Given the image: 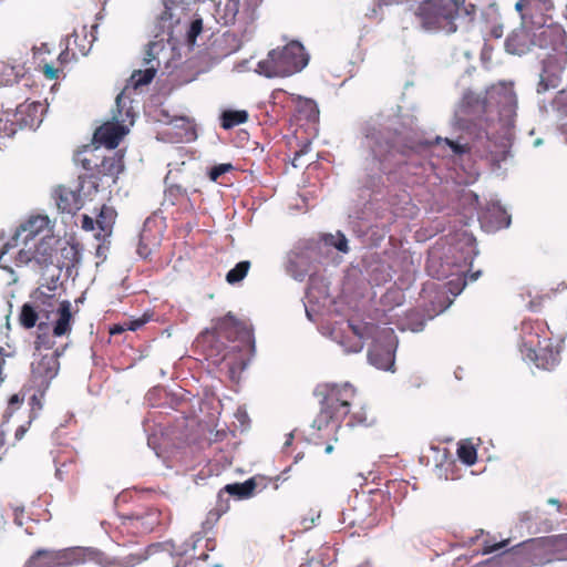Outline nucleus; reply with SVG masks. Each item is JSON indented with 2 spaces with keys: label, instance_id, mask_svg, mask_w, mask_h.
<instances>
[{
  "label": "nucleus",
  "instance_id": "2eb2a0df",
  "mask_svg": "<svg viewBox=\"0 0 567 567\" xmlns=\"http://www.w3.org/2000/svg\"><path fill=\"white\" fill-rule=\"evenodd\" d=\"M225 338L229 341L239 340L243 342H254L250 328L239 321L234 315L228 312L223 318L216 320L212 330L203 332L202 338Z\"/></svg>",
  "mask_w": 567,
  "mask_h": 567
},
{
  "label": "nucleus",
  "instance_id": "603ef678",
  "mask_svg": "<svg viewBox=\"0 0 567 567\" xmlns=\"http://www.w3.org/2000/svg\"><path fill=\"white\" fill-rule=\"evenodd\" d=\"M503 33H504V25L502 23H495L489 29V34L495 39L502 38Z\"/></svg>",
  "mask_w": 567,
  "mask_h": 567
},
{
  "label": "nucleus",
  "instance_id": "473e14b6",
  "mask_svg": "<svg viewBox=\"0 0 567 567\" xmlns=\"http://www.w3.org/2000/svg\"><path fill=\"white\" fill-rule=\"evenodd\" d=\"M203 538L200 533H194L190 538L183 543L179 546H176L173 542H165L162 544L165 551H168L171 555L183 556L187 554L189 550H194L196 548L197 543Z\"/></svg>",
  "mask_w": 567,
  "mask_h": 567
},
{
  "label": "nucleus",
  "instance_id": "20e7f679",
  "mask_svg": "<svg viewBox=\"0 0 567 567\" xmlns=\"http://www.w3.org/2000/svg\"><path fill=\"white\" fill-rule=\"evenodd\" d=\"M464 2L465 0H424L415 12L416 21L426 32L454 33Z\"/></svg>",
  "mask_w": 567,
  "mask_h": 567
},
{
  "label": "nucleus",
  "instance_id": "c9c22d12",
  "mask_svg": "<svg viewBox=\"0 0 567 567\" xmlns=\"http://www.w3.org/2000/svg\"><path fill=\"white\" fill-rule=\"evenodd\" d=\"M24 75V69L21 65H3L0 71V86H9L18 83Z\"/></svg>",
  "mask_w": 567,
  "mask_h": 567
},
{
  "label": "nucleus",
  "instance_id": "0e129e2a",
  "mask_svg": "<svg viewBox=\"0 0 567 567\" xmlns=\"http://www.w3.org/2000/svg\"><path fill=\"white\" fill-rule=\"evenodd\" d=\"M404 0H378L379 7L398 4L403 2Z\"/></svg>",
  "mask_w": 567,
  "mask_h": 567
},
{
  "label": "nucleus",
  "instance_id": "5701e85b",
  "mask_svg": "<svg viewBox=\"0 0 567 567\" xmlns=\"http://www.w3.org/2000/svg\"><path fill=\"white\" fill-rule=\"evenodd\" d=\"M52 238L48 235L41 236L38 240L30 244L27 248H21L17 260L19 264H29L35 261L38 265L47 264L52 255Z\"/></svg>",
  "mask_w": 567,
  "mask_h": 567
},
{
  "label": "nucleus",
  "instance_id": "052dcab7",
  "mask_svg": "<svg viewBox=\"0 0 567 567\" xmlns=\"http://www.w3.org/2000/svg\"><path fill=\"white\" fill-rule=\"evenodd\" d=\"M12 357V352L6 350L3 347H0V363H4V358Z\"/></svg>",
  "mask_w": 567,
  "mask_h": 567
},
{
  "label": "nucleus",
  "instance_id": "9d476101",
  "mask_svg": "<svg viewBox=\"0 0 567 567\" xmlns=\"http://www.w3.org/2000/svg\"><path fill=\"white\" fill-rule=\"evenodd\" d=\"M317 260V245L311 240H299L287 252L285 269L295 280L303 281Z\"/></svg>",
  "mask_w": 567,
  "mask_h": 567
},
{
  "label": "nucleus",
  "instance_id": "c85d7f7f",
  "mask_svg": "<svg viewBox=\"0 0 567 567\" xmlns=\"http://www.w3.org/2000/svg\"><path fill=\"white\" fill-rule=\"evenodd\" d=\"M478 217L482 223L491 221L493 229L507 228L511 225V216L498 203H493L488 210Z\"/></svg>",
  "mask_w": 567,
  "mask_h": 567
},
{
  "label": "nucleus",
  "instance_id": "e433bc0d",
  "mask_svg": "<svg viewBox=\"0 0 567 567\" xmlns=\"http://www.w3.org/2000/svg\"><path fill=\"white\" fill-rule=\"evenodd\" d=\"M84 156H82V153H79L76 156V161L81 163L82 167L90 173L91 177L97 178L99 173V159L101 158L100 155L94 154L93 150H85L83 152Z\"/></svg>",
  "mask_w": 567,
  "mask_h": 567
},
{
  "label": "nucleus",
  "instance_id": "dca6fc26",
  "mask_svg": "<svg viewBox=\"0 0 567 567\" xmlns=\"http://www.w3.org/2000/svg\"><path fill=\"white\" fill-rule=\"evenodd\" d=\"M262 0H227L224 6L221 19L225 24L243 23L245 28L252 29L251 25L257 18V8Z\"/></svg>",
  "mask_w": 567,
  "mask_h": 567
},
{
  "label": "nucleus",
  "instance_id": "774afa93",
  "mask_svg": "<svg viewBox=\"0 0 567 567\" xmlns=\"http://www.w3.org/2000/svg\"><path fill=\"white\" fill-rule=\"evenodd\" d=\"M560 99L565 101L566 107H567V91L566 92L565 91L560 92Z\"/></svg>",
  "mask_w": 567,
  "mask_h": 567
},
{
  "label": "nucleus",
  "instance_id": "6ab92c4d",
  "mask_svg": "<svg viewBox=\"0 0 567 567\" xmlns=\"http://www.w3.org/2000/svg\"><path fill=\"white\" fill-rule=\"evenodd\" d=\"M159 135L163 141L171 143H189L197 137L194 122L185 116L171 118Z\"/></svg>",
  "mask_w": 567,
  "mask_h": 567
},
{
  "label": "nucleus",
  "instance_id": "7ed1b4c3",
  "mask_svg": "<svg viewBox=\"0 0 567 567\" xmlns=\"http://www.w3.org/2000/svg\"><path fill=\"white\" fill-rule=\"evenodd\" d=\"M321 332L338 343L344 353H358L364 340L372 339L368 351L369 362L380 370L389 371L395 362L396 336L390 327L379 328L369 322L352 320L321 327Z\"/></svg>",
  "mask_w": 567,
  "mask_h": 567
},
{
  "label": "nucleus",
  "instance_id": "a211bd4d",
  "mask_svg": "<svg viewBox=\"0 0 567 567\" xmlns=\"http://www.w3.org/2000/svg\"><path fill=\"white\" fill-rule=\"evenodd\" d=\"M330 302L328 286L320 279L310 276L309 286L306 292L305 310L310 321H316V317Z\"/></svg>",
  "mask_w": 567,
  "mask_h": 567
},
{
  "label": "nucleus",
  "instance_id": "680f3d73",
  "mask_svg": "<svg viewBox=\"0 0 567 567\" xmlns=\"http://www.w3.org/2000/svg\"><path fill=\"white\" fill-rule=\"evenodd\" d=\"M39 392L37 391V393H34L32 396H31V404L33 408H38V409H41V402H40V399H39Z\"/></svg>",
  "mask_w": 567,
  "mask_h": 567
},
{
  "label": "nucleus",
  "instance_id": "8fccbe9b",
  "mask_svg": "<svg viewBox=\"0 0 567 567\" xmlns=\"http://www.w3.org/2000/svg\"><path fill=\"white\" fill-rule=\"evenodd\" d=\"M22 402L23 398H21L19 394H13L9 399L8 409L4 413V417L8 420L12 415L14 409L19 408Z\"/></svg>",
  "mask_w": 567,
  "mask_h": 567
},
{
  "label": "nucleus",
  "instance_id": "13d9d810",
  "mask_svg": "<svg viewBox=\"0 0 567 567\" xmlns=\"http://www.w3.org/2000/svg\"><path fill=\"white\" fill-rule=\"evenodd\" d=\"M145 322L146 320L144 319L133 320L128 323L127 329L131 331H135L140 329Z\"/></svg>",
  "mask_w": 567,
  "mask_h": 567
},
{
  "label": "nucleus",
  "instance_id": "338daca9",
  "mask_svg": "<svg viewBox=\"0 0 567 567\" xmlns=\"http://www.w3.org/2000/svg\"><path fill=\"white\" fill-rule=\"evenodd\" d=\"M56 282H58V278L56 279H52V282L47 287V290L50 291V292H54L55 289H56Z\"/></svg>",
  "mask_w": 567,
  "mask_h": 567
},
{
  "label": "nucleus",
  "instance_id": "bb28decb",
  "mask_svg": "<svg viewBox=\"0 0 567 567\" xmlns=\"http://www.w3.org/2000/svg\"><path fill=\"white\" fill-rule=\"evenodd\" d=\"M251 32L252 29L244 28L241 38H239L235 32L227 31L214 44L219 48L218 53L221 56H227L237 52L243 45V39H248Z\"/></svg>",
  "mask_w": 567,
  "mask_h": 567
},
{
  "label": "nucleus",
  "instance_id": "79ce46f5",
  "mask_svg": "<svg viewBox=\"0 0 567 567\" xmlns=\"http://www.w3.org/2000/svg\"><path fill=\"white\" fill-rule=\"evenodd\" d=\"M250 262L247 260L238 262L233 269L226 275V281L230 285L240 282L248 274Z\"/></svg>",
  "mask_w": 567,
  "mask_h": 567
},
{
  "label": "nucleus",
  "instance_id": "f704fd0d",
  "mask_svg": "<svg viewBox=\"0 0 567 567\" xmlns=\"http://www.w3.org/2000/svg\"><path fill=\"white\" fill-rule=\"evenodd\" d=\"M256 488V482L254 478H249L244 483L227 484L224 491L231 496H236L239 499L248 498L254 494Z\"/></svg>",
  "mask_w": 567,
  "mask_h": 567
},
{
  "label": "nucleus",
  "instance_id": "5fc2aeb1",
  "mask_svg": "<svg viewBox=\"0 0 567 567\" xmlns=\"http://www.w3.org/2000/svg\"><path fill=\"white\" fill-rule=\"evenodd\" d=\"M506 545H507V540H504V542H501L497 544H493V545H485L484 553L485 554L494 553L496 550L504 548Z\"/></svg>",
  "mask_w": 567,
  "mask_h": 567
},
{
  "label": "nucleus",
  "instance_id": "72a5a7b5",
  "mask_svg": "<svg viewBox=\"0 0 567 567\" xmlns=\"http://www.w3.org/2000/svg\"><path fill=\"white\" fill-rule=\"evenodd\" d=\"M480 276L481 270L472 272L470 276H464V274L462 272L461 275H457L455 279H451L445 285H443L442 288L446 289L453 297H456L463 291L467 284V280L473 282L477 280Z\"/></svg>",
  "mask_w": 567,
  "mask_h": 567
},
{
  "label": "nucleus",
  "instance_id": "0eeeda50",
  "mask_svg": "<svg viewBox=\"0 0 567 567\" xmlns=\"http://www.w3.org/2000/svg\"><path fill=\"white\" fill-rule=\"evenodd\" d=\"M309 62L303 45L291 41L281 49H274L257 64L256 71L267 78H285L300 72Z\"/></svg>",
  "mask_w": 567,
  "mask_h": 567
},
{
  "label": "nucleus",
  "instance_id": "e2e57ef3",
  "mask_svg": "<svg viewBox=\"0 0 567 567\" xmlns=\"http://www.w3.org/2000/svg\"><path fill=\"white\" fill-rule=\"evenodd\" d=\"M292 441H293V432H290L286 435V441L284 443L282 450L286 451L292 444Z\"/></svg>",
  "mask_w": 567,
  "mask_h": 567
},
{
  "label": "nucleus",
  "instance_id": "58836bf2",
  "mask_svg": "<svg viewBox=\"0 0 567 567\" xmlns=\"http://www.w3.org/2000/svg\"><path fill=\"white\" fill-rule=\"evenodd\" d=\"M220 120H221V127L225 130H230L239 124L247 122L248 113H247V111H244V110H239V111L228 110V111L223 112Z\"/></svg>",
  "mask_w": 567,
  "mask_h": 567
},
{
  "label": "nucleus",
  "instance_id": "3c124183",
  "mask_svg": "<svg viewBox=\"0 0 567 567\" xmlns=\"http://www.w3.org/2000/svg\"><path fill=\"white\" fill-rule=\"evenodd\" d=\"M381 184V176L379 174L368 175L363 182V187L367 189H374L378 188Z\"/></svg>",
  "mask_w": 567,
  "mask_h": 567
},
{
  "label": "nucleus",
  "instance_id": "cd10ccee",
  "mask_svg": "<svg viewBox=\"0 0 567 567\" xmlns=\"http://www.w3.org/2000/svg\"><path fill=\"white\" fill-rule=\"evenodd\" d=\"M451 303L452 301L450 300L446 305L436 310L434 315H429L427 317H425L421 310H411L401 321L400 329L410 330L412 332H420L424 329L427 319H432L435 315L443 312L446 308L450 307Z\"/></svg>",
  "mask_w": 567,
  "mask_h": 567
},
{
  "label": "nucleus",
  "instance_id": "39448f33",
  "mask_svg": "<svg viewBox=\"0 0 567 567\" xmlns=\"http://www.w3.org/2000/svg\"><path fill=\"white\" fill-rule=\"evenodd\" d=\"M543 333L540 323L524 321L519 350L524 360L533 362L539 369L551 370L559 363V351L553 348L550 339L543 337Z\"/></svg>",
  "mask_w": 567,
  "mask_h": 567
},
{
  "label": "nucleus",
  "instance_id": "a878e982",
  "mask_svg": "<svg viewBox=\"0 0 567 567\" xmlns=\"http://www.w3.org/2000/svg\"><path fill=\"white\" fill-rule=\"evenodd\" d=\"M159 512L155 508L146 509L143 513H135L126 517L123 524L134 529V533L147 534L159 524Z\"/></svg>",
  "mask_w": 567,
  "mask_h": 567
},
{
  "label": "nucleus",
  "instance_id": "f8f14e48",
  "mask_svg": "<svg viewBox=\"0 0 567 567\" xmlns=\"http://www.w3.org/2000/svg\"><path fill=\"white\" fill-rule=\"evenodd\" d=\"M566 65L567 47L566 44H560L559 48H555L554 52L548 54V56L543 61L536 92L538 94H543L549 90L558 89L561 83Z\"/></svg>",
  "mask_w": 567,
  "mask_h": 567
},
{
  "label": "nucleus",
  "instance_id": "aec40b11",
  "mask_svg": "<svg viewBox=\"0 0 567 567\" xmlns=\"http://www.w3.org/2000/svg\"><path fill=\"white\" fill-rule=\"evenodd\" d=\"M164 49L162 42H150L143 58L144 70L135 71L131 76V83L134 89L151 83L157 72L159 62L156 55Z\"/></svg>",
  "mask_w": 567,
  "mask_h": 567
},
{
  "label": "nucleus",
  "instance_id": "bf43d9fd",
  "mask_svg": "<svg viewBox=\"0 0 567 567\" xmlns=\"http://www.w3.org/2000/svg\"><path fill=\"white\" fill-rule=\"evenodd\" d=\"M548 543H549V539H547V538H538V539L529 540L526 545L529 547H534L536 545L546 546Z\"/></svg>",
  "mask_w": 567,
  "mask_h": 567
},
{
  "label": "nucleus",
  "instance_id": "1a4fd4ad",
  "mask_svg": "<svg viewBox=\"0 0 567 567\" xmlns=\"http://www.w3.org/2000/svg\"><path fill=\"white\" fill-rule=\"evenodd\" d=\"M455 251H460V257H454L453 261H450L449 258L437 267L440 260H442V255L440 254L437 248H433L427 258L426 269L430 276L436 277L437 279L449 277L450 275H454L450 270V265H454L458 268L471 267L475 256L477 255L476 243L475 239L467 235L463 234L462 238L458 240L457 245L453 248Z\"/></svg>",
  "mask_w": 567,
  "mask_h": 567
},
{
  "label": "nucleus",
  "instance_id": "f03ea898",
  "mask_svg": "<svg viewBox=\"0 0 567 567\" xmlns=\"http://www.w3.org/2000/svg\"><path fill=\"white\" fill-rule=\"evenodd\" d=\"M361 146L367 153L364 163L378 165V169L391 173L413 156L426 151L432 144L419 137L412 125L402 123L396 115H380L362 128Z\"/></svg>",
  "mask_w": 567,
  "mask_h": 567
},
{
  "label": "nucleus",
  "instance_id": "a18cd8bd",
  "mask_svg": "<svg viewBox=\"0 0 567 567\" xmlns=\"http://www.w3.org/2000/svg\"><path fill=\"white\" fill-rule=\"evenodd\" d=\"M202 31H203L202 18H195L194 20H192V22L189 23V27L187 29V32H186V42L190 49L194 48V45L196 43V39L200 34Z\"/></svg>",
  "mask_w": 567,
  "mask_h": 567
},
{
  "label": "nucleus",
  "instance_id": "c03bdc74",
  "mask_svg": "<svg viewBox=\"0 0 567 567\" xmlns=\"http://www.w3.org/2000/svg\"><path fill=\"white\" fill-rule=\"evenodd\" d=\"M38 320V313L32 306L29 303L23 305L20 313V322L27 328H33Z\"/></svg>",
  "mask_w": 567,
  "mask_h": 567
},
{
  "label": "nucleus",
  "instance_id": "2f4dec72",
  "mask_svg": "<svg viewBox=\"0 0 567 567\" xmlns=\"http://www.w3.org/2000/svg\"><path fill=\"white\" fill-rule=\"evenodd\" d=\"M56 205L62 212L71 214L81 208L80 196L73 190L60 188Z\"/></svg>",
  "mask_w": 567,
  "mask_h": 567
},
{
  "label": "nucleus",
  "instance_id": "49530a36",
  "mask_svg": "<svg viewBox=\"0 0 567 567\" xmlns=\"http://www.w3.org/2000/svg\"><path fill=\"white\" fill-rule=\"evenodd\" d=\"M32 298L38 303L52 307L54 301V292L48 291L45 286H40L32 293Z\"/></svg>",
  "mask_w": 567,
  "mask_h": 567
},
{
  "label": "nucleus",
  "instance_id": "864d4df0",
  "mask_svg": "<svg viewBox=\"0 0 567 567\" xmlns=\"http://www.w3.org/2000/svg\"><path fill=\"white\" fill-rule=\"evenodd\" d=\"M96 220H94L92 217H89L86 215L83 216L82 219V228L85 230H93L95 229Z\"/></svg>",
  "mask_w": 567,
  "mask_h": 567
},
{
  "label": "nucleus",
  "instance_id": "f3484780",
  "mask_svg": "<svg viewBox=\"0 0 567 567\" xmlns=\"http://www.w3.org/2000/svg\"><path fill=\"white\" fill-rule=\"evenodd\" d=\"M515 9L525 25L536 24L537 21H553L554 4L551 0H518Z\"/></svg>",
  "mask_w": 567,
  "mask_h": 567
},
{
  "label": "nucleus",
  "instance_id": "9b49d317",
  "mask_svg": "<svg viewBox=\"0 0 567 567\" xmlns=\"http://www.w3.org/2000/svg\"><path fill=\"white\" fill-rule=\"evenodd\" d=\"M64 348L55 349L50 353H33L31 362V385L43 396L52 380L60 370L59 358L63 354Z\"/></svg>",
  "mask_w": 567,
  "mask_h": 567
},
{
  "label": "nucleus",
  "instance_id": "69168bd1",
  "mask_svg": "<svg viewBox=\"0 0 567 567\" xmlns=\"http://www.w3.org/2000/svg\"><path fill=\"white\" fill-rule=\"evenodd\" d=\"M25 431L27 429L24 426H19L16 431V437L20 440L24 435Z\"/></svg>",
  "mask_w": 567,
  "mask_h": 567
},
{
  "label": "nucleus",
  "instance_id": "423d86ee",
  "mask_svg": "<svg viewBox=\"0 0 567 567\" xmlns=\"http://www.w3.org/2000/svg\"><path fill=\"white\" fill-rule=\"evenodd\" d=\"M315 394L321 398V411L313 424L321 430L328 426L330 421L334 423L348 415L355 390L349 382L343 384L326 383L318 385Z\"/></svg>",
  "mask_w": 567,
  "mask_h": 567
},
{
  "label": "nucleus",
  "instance_id": "4d7b16f0",
  "mask_svg": "<svg viewBox=\"0 0 567 567\" xmlns=\"http://www.w3.org/2000/svg\"><path fill=\"white\" fill-rule=\"evenodd\" d=\"M367 421L365 416L361 413H354L351 416V421L348 423V425L352 426L354 424H364Z\"/></svg>",
  "mask_w": 567,
  "mask_h": 567
},
{
  "label": "nucleus",
  "instance_id": "f257e3e1",
  "mask_svg": "<svg viewBox=\"0 0 567 567\" xmlns=\"http://www.w3.org/2000/svg\"><path fill=\"white\" fill-rule=\"evenodd\" d=\"M516 109L512 83L493 84L484 94L465 92L455 113L457 125L465 133L457 138L437 136L433 146L453 159L473 153L493 168H501L511 156Z\"/></svg>",
  "mask_w": 567,
  "mask_h": 567
},
{
  "label": "nucleus",
  "instance_id": "4468645a",
  "mask_svg": "<svg viewBox=\"0 0 567 567\" xmlns=\"http://www.w3.org/2000/svg\"><path fill=\"white\" fill-rule=\"evenodd\" d=\"M82 550L74 547L64 549H38L25 561L23 567H69L80 565L83 560Z\"/></svg>",
  "mask_w": 567,
  "mask_h": 567
},
{
  "label": "nucleus",
  "instance_id": "de8ad7c7",
  "mask_svg": "<svg viewBox=\"0 0 567 567\" xmlns=\"http://www.w3.org/2000/svg\"><path fill=\"white\" fill-rule=\"evenodd\" d=\"M54 346L52 338L45 333L40 332L34 341V353H42V350H51Z\"/></svg>",
  "mask_w": 567,
  "mask_h": 567
},
{
  "label": "nucleus",
  "instance_id": "b1692460",
  "mask_svg": "<svg viewBox=\"0 0 567 567\" xmlns=\"http://www.w3.org/2000/svg\"><path fill=\"white\" fill-rule=\"evenodd\" d=\"M45 107L40 102L22 103L13 113L17 128L37 130L42 121Z\"/></svg>",
  "mask_w": 567,
  "mask_h": 567
},
{
  "label": "nucleus",
  "instance_id": "6e6d98bb",
  "mask_svg": "<svg viewBox=\"0 0 567 567\" xmlns=\"http://www.w3.org/2000/svg\"><path fill=\"white\" fill-rule=\"evenodd\" d=\"M58 73H59L58 69H55L49 64L44 65V74L47 75L48 79H50V80L56 79Z\"/></svg>",
  "mask_w": 567,
  "mask_h": 567
},
{
  "label": "nucleus",
  "instance_id": "4be33fe9",
  "mask_svg": "<svg viewBox=\"0 0 567 567\" xmlns=\"http://www.w3.org/2000/svg\"><path fill=\"white\" fill-rule=\"evenodd\" d=\"M529 31L533 47L540 49L553 48L554 50L561 44L558 43L561 39V30L553 21H537L536 24L529 25Z\"/></svg>",
  "mask_w": 567,
  "mask_h": 567
},
{
  "label": "nucleus",
  "instance_id": "ea45409f",
  "mask_svg": "<svg viewBox=\"0 0 567 567\" xmlns=\"http://www.w3.org/2000/svg\"><path fill=\"white\" fill-rule=\"evenodd\" d=\"M12 117L13 114L8 111L0 113V138L12 137L17 133V123Z\"/></svg>",
  "mask_w": 567,
  "mask_h": 567
},
{
  "label": "nucleus",
  "instance_id": "a19ab883",
  "mask_svg": "<svg viewBox=\"0 0 567 567\" xmlns=\"http://www.w3.org/2000/svg\"><path fill=\"white\" fill-rule=\"evenodd\" d=\"M324 245L334 247L338 251L347 254L349 251L348 239L343 233L326 234L322 237Z\"/></svg>",
  "mask_w": 567,
  "mask_h": 567
},
{
  "label": "nucleus",
  "instance_id": "4c0bfd02",
  "mask_svg": "<svg viewBox=\"0 0 567 567\" xmlns=\"http://www.w3.org/2000/svg\"><path fill=\"white\" fill-rule=\"evenodd\" d=\"M116 217L115 210L106 205H103L97 216L96 226L103 233L104 236L109 235L112 230L114 220Z\"/></svg>",
  "mask_w": 567,
  "mask_h": 567
},
{
  "label": "nucleus",
  "instance_id": "6e6552de",
  "mask_svg": "<svg viewBox=\"0 0 567 567\" xmlns=\"http://www.w3.org/2000/svg\"><path fill=\"white\" fill-rule=\"evenodd\" d=\"M134 116L132 100L125 89L116 96L112 121L104 123L95 131L94 141L109 150H114L128 133V125H133Z\"/></svg>",
  "mask_w": 567,
  "mask_h": 567
},
{
  "label": "nucleus",
  "instance_id": "7c9ffc66",
  "mask_svg": "<svg viewBox=\"0 0 567 567\" xmlns=\"http://www.w3.org/2000/svg\"><path fill=\"white\" fill-rule=\"evenodd\" d=\"M101 161L99 162V173L100 176H111L116 177L124 168L123 156L117 153L113 154L110 157L101 156Z\"/></svg>",
  "mask_w": 567,
  "mask_h": 567
},
{
  "label": "nucleus",
  "instance_id": "37998d69",
  "mask_svg": "<svg viewBox=\"0 0 567 567\" xmlns=\"http://www.w3.org/2000/svg\"><path fill=\"white\" fill-rule=\"evenodd\" d=\"M458 458L466 465L475 464L477 458L476 449L471 443H461L457 449Z\"/></svg>",
  "mask_w": 567,
  "mask_h": 567
},
{
  "label": "nucleus",
  "instance_id": "ddd939ff",
  "mask_svg": "<svg viewBox=\"0 0 567 567\" xmlns=\"http://www.w3.org/2000/svg\"><path fill=\"white\" fill-rule=\"evenodd\" d=\"M566 65L567 47L566 44H560L559 48H555L554 52L548 54V56L543 61L536 92L538 94H543L549 90L558 89L561 83Z\"/></svg>",
  "mask_w": 567,
  "mask_h": 567
},
{
  "label": "nucleus",
  "instance_id": "c756f323",
  "mask_svg": "<svg viewBox=\"0 0 567 567\" xmlns=\"http://www.w3.org/2000/svg\"><path fill=\"white\" fill-rule=\"evenodd\" d=\"M59 318L53 326V336L62 337L71 331V302L63 300L58 309Z\"/></svg>",
  "mask_w": 567,
  "mask_h": 567
},
{
  "label": "nucleus",
  "instance_id": "09e8293b",
  "mask_svg": "<svg viewBox=\"0 0 567 567\" xmlns=\"http://www.w3.org/2000/svg\"><path fill=\"white\" fill-rule=\"evenodd\" d=\"M233 168L231 164H219L214 166L209 172L212 181L216 182L223 174L229 172Z\"/></svg>",
  "mask_w": 567,
  "mask_h": 567
},
{
  "label": "nucleus",
  "instance_id": "412c9836",
  "mask_svg": "<svg viewBox=\"0 0 567 567\" xmlns=\"http://www.w3.org/2000/svg\"><path fill=\"white\" fill-rule=\"evenodd\" d=\"M75 548L83 551V555H81L83 560L80 561V565L86 561H94L102 567H134L143 560V557L140 555H128L123 558H117L110 557L103 551L90 547Z\"/></svg>",
  "mask_w": 567,
  "mask_h": 567
},
{
  "label": "nucleus",
  "instance_id": "393cba45",
  "mask_svg": "<svg viewBox=\"0 0 567 567\" xmlns=\"http://www.w3.org/2000/svg\"><path fill=\"white\" fill-rule=\"evenodd\" d=\"M532 35L529 25H525L522 21V25L511 32L505 40V49L508 53L522 55L530 50Z\"/></svg>",
  "mask_w": 567,
  "mask_h": 567
}]
</instances>
